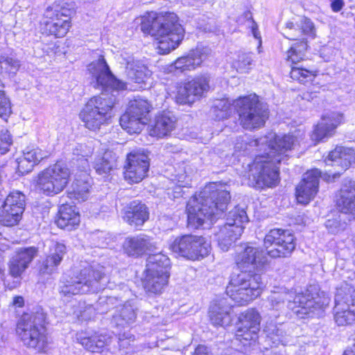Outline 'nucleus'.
Returning <instances> with one entry per match:
<instances>
[{"label": "nucleus", "instance_id": "f257e3e1", "mask_svg": "<svg viewBox=\"0 0 355 355\" xmlns=\"http://www.w3.org/2000/svg\"><path fill=\"white\" fill-rule=\"evenodd\" d=\"M304 137L300 130L292 134L277 135L270 132L256 139H244L236 142L235 151L244 153L253 148L263 153L257 155L249 166V184L255 188L272 187L279 181V170L277 166L287 156V153L295 149Z\"/></svg>", "mask_w": 355, "mask_h": 355}, {"label": "nucleus", "instance_id": "f03ea898", "mask_svg": "<svg viewBox=\"0 0 355 355\" xmlns=\"http://www.w3.org/2000/svg\"><path fill=\"white\" fill-rule=\"evenodd\" d=\"M266 254L259 247L247 245L236 255V264L244 271L232 276L226 293L238 305H245L261 295L263 286L261 275L247 271L261 270L268 262Z\"/></svg>", "mask_w": 355, "mask_h": 355}, {"label": "nucleus", "instance_id": "7ed1b4c3", "mask_svg": "<svg viewBox=\"0 0 355 355\" xmlns=\"http://www.w3.org/2000/svg\"><path fill=\"white\" fill-rule=\"evenodd\" d=\"M230 199V193L223 185L215 182L206 185L187 202L189 225L198 228L207 220L212 222L226 209Z\"/></svg>", "mask_w": 355, "mask_h": 355}, {"label": "nucleus", "instance_id": "20e7f679", "mask_svg": "<svg viewBox=\"0 0 355 355\" xmlns=\"http://www.w3.org/2000/svg\"><path fill=\"white\" fill-rule=\"evenodd\" d=\"M141 31L157 41V49L166 54L177 48L184 37V29L173 12H149L141 18Z\"/></svg>", "mask_w": 355, "mask_h": 355}, {"label": "nucleus", "instance_id": "39448f33", "mask_svg": "<svg viewBox=\"0 0 355 355\" xmlns=\"http://www.w3.org/2000/svg\"><path fill=\"white\" fill-rule=\"evenodd\" d=\"M45 320L46 315L41 309L22 315L17 333L24 345L38 351L44 349L47 345Z\"/></svg>", "mask_w": 355, "mask_h": 355}, {"label": "nucleus", "instance_id": "423d86ee", "mask_svg": "<svg viewBox=\"0 0 355 355\" xmlns=\"http://www.w3.org/2000/svg\"><path fill=\"white\" fill-rule=\"evenodd\" d=\"M313 22L306 17H300L295 23L286 22L284 35L285 37L295 42L293 43L286 53V59L293 64H297L304 60L308 49L306 35H314Z\"/></svg>", "mask_w": 355, "mask_h": 355}, {"label": "nucleus", "instance_id": "0eeeda50", "mask_svg": "<svg viewBox=\"0 0 355 355\" xmlns=\"http://www.w3.org/2000/svg\"><path fill=\"white\" fill-rule=\"evenodd\" d=\"M234 108L242 127L247 130L260 128L268 118V109L255 94L234 100Z\"/></svg>", "mask_w": 355, "mask_h": 355}, {"label": "nucleus", "instance_id": "6e6552de", "mask_svg": "<svg viewBox=\"0 0 355 355\" xmlns=\"http://www.w3.org/2000/svg\"><path fill=\"white\" fill-rule=\"evenodd\" d=\"M248 222V217L243 209L236 207L228 213L225 223L216 233L218 246L223 251H227L240 239L245 228L244 224Z\"/></svg>", "mask_w": 355, "mask_h": 355}, {"label": "nucleus", "instance_id": "1a4fd4ad", "mask_svg": "<svg viewBox=\"0 0 355 355\" xmlns=\"http://www.w3.org/2000/svg\"><path fill=\"white\" fill-rule=\"evenodd\" d=\"M70 171L67 166L57 162L40 172L36 180L37 189L46 196L60 193L67 185Z\"/></svg>", "mask_w": 355, "mask_h": 355}, {"label": "nucleus", "instance_id": "9d476101", "mask_svg": "<svg viewBox=\"0 0 355 355\" xmlns=\"http://www.w3.org/2000/svg\"><path fill=\"white\" fill-rule=\"evenodd\" d=\"M90 73L94 80L90 83L95 89L101 91L109 89L123 90L126 89V83L118 80L112 73L101 51H95L90 54Z\"/></svg>", "mask_w": 355, "mask_h": 355}, {"label": "nucleus", "instance_id": "9b49d317", "mask_svg": "<svg viewBox=\"0 0 355 355\" xmlns=\"http://www.w3.org/2000/svg\"><path fill=\"white\" fill-rule=\"evenodd\" d=\"M151 108L146 99L137 97L131 100L128 110L120 118L121 128L130 135L139 133L148 121Z\"/></svg>", "mask_w": 355, "mask_h": 355}, {"label": "nucleus", "instance_id": "f8f14e48", "mask_svg": "<svg viewBox=\"0 0 355 355\" xmlns=\"http://www.w3.org/2000/svg\"><path fill=\"white\" fill-rule=\"evenodd\" d=\"M170 249L187 259L196 261L208 256L211 243L205 237L188 234L176 238Z\"/></svg>", "mask_w": 355, "mask_h": 355}, {"label": "nucleus", "instance_id": "ddd939ff", "mask_svg": "<svg viewBox=\"0 0 355 355\" xmlns=\"http://www.w3.org/2000/svg\"><path fill=\"white\" fill-rule=\"evenodd\" d=\"M329 299L325 293H319L316 286H310L305 293H294L288 303V309L296 314L306 315L318 309H322L329 304Z\"/></svg>", "mask_w": 355, "mask_h": 355}, {"label": "nucleus", "instance_id": "4468645a", "mask_svg": "<svg viewBox=\"0 0 355 355\" xmlns=\"http://www.w3.org/2000/svg\"><path fill=\"white\" fill-rule=\"evenodd\" d=\"M340 175V171H329L322 175L321 171L317 168L308 171L296 187L297 202L306 205L314 198L318 191L319 178L327 182H333Z\"/></svg>", "mask_w": 355, "mask_h": 355}, {"label": "nucleus", "instance_id": "2eb2a0df", "mask_svg": "<svg viewBox=\"0 0 355 355\" xmlns=\"http://www.w3.org/2000/svg\"><path fill=\"white\" fill-rule=\"evenodd\" d=\"M264 247L272 258L286 257L295 248L294 235L288 230H271L264 238Z\"/></svg>", "mask_w": 355, "mask_h": 355}, {"label": "nucleus", "instance_id": "dca6fc26", "mask_svg": "<svg viewBox=\"0 0 355 355\" xmlns=\"http://www.w3.org/2000/svg\"><path fill=\"white\" fill-rule=\"evenodd\" d=\"M261 315L254 309H250L243 313L239 317V323L236 332V340L247 345V342H255L260 330Z\"/></svg>", "mask_w": 355, "mask_h": 355}, {"label": "nucleus", "instance_id": "f3484780", "mask_svg": "<svg viewBox=\"0 0 355 355\" xmlns=\"http://www.w3.org/2000/svg\"><path fill=\"white\" fill-rule=\"evenodd\" d=\"M149 158L144 152H132L128 155L124 166V178L131 183L140 182L149 169Z\"/></svg>", "mask_w": 355, "mask_h": 355}, {"label": "nucleus", "instance_id": "a211bd4d", "mask_svg": "<svg viewBox=\"0 0 355 355\" xmlns=\"http://www.w3.org/2000/svg\"><path fill=\"white\" fill-rule=\"evenodd\" d=\"M209 89V78L205 76H197L186 83L178 91L176 101L180 104H192Z\"/></svg>", "mask_w": 355, "mask_h": 355}, {"label": "nucleus", "instance_id": "6ab92c4d", "mask_svg": "<svg viewBox=\"0 0 355 355\" xmlns=\"http://www.w3.org/2000/svg\"><path fill=\"white\" fill-rule=\"evenodd\" d=\"M343 114L339 112H329L322 115L311 136L312 141L318 143L332 137L336 129L343 123Z\"/></svg>", "mask_w": 355, "mask_h": 355}, {"label": "nucleus", "instance_id": "aec40b11", "mask_svg": "<svg viewBox=\"0 0 355 355\" xmlns=\"http://www.w3.org/2000/svg\"><path fill=\"white\" fill-rule=\"evenodd\" d=\"M112 107L111 98L96 96L90 99V127L94 130L98 129L106 121Z\"/></svg>", "mask_w": 355, "mask_h": 355}, {"label": "nucleus", "instance_id": "412c9836", "mask_svg": "<svg viewBox=\"0 0 355 355\" xmlns=\"http://www.w3.org/2000/svg\"><path fill=\"white\" fill-rule=\"evenodd\" d=\"M125 251L130 256H139L157 249L155 239L146 234L128 237L123 243Z\"/></svg>", "mask_w": 355, "mask_h": 355}, {"label": "nucleus", "instance_id": "4be33fe9", "mask_svg": "<svg viewBox=\"0 0 355 355\" xmlns=\"http://www.w3.org/2000/svg\"><path fill=\"white\" fill-rule=\"evenodd\" d=\"M208 49L197 48L186 55L178 58L168 68L170 72H184L195 69L207 58Z\"/></svg>", "mask_w": 355, "mask_h": 355}, {"label": "nucleus", "instance_id": "5701e85b", "mask_svg": "<svg viewBox=\"0 0 355 355\" xmlns=\"http://www.w3.org/2000/svg\"><path fill=\"white\" fill-rule=\"evenodd\" d=\"M36 254L37 249L34 247L18 250L10 261V274L14 277H19L28 267Z\"/></svg>", "mask_w": 355, "mask_h": 355}, {"label": "nucleus", "instance_id": "b1692460", "mask_svg": "<svg viewBox=\"0 0 355 355\" xmlns=\"http://www.w3.org/2000/svg\"><path fill=\"white\" fill-rule=\"evenodd\" d=\"M123 218L135 228L141 227L149 218L148 209L144 204L137 201L131 202L124 209Z\"/></svg>", "mask_w": 355, "mask_h": 355}, {"label": "nucleus", "instance_id": "393cba45", "mask_svg": "<svg viewBox=\"0 0 355 355\" xmlns=\"http://www.w3.org/2000/svg\"><path fill=\"white\" fill-rule=\"evenodd\" d=\"M337 206L340 212L348 215L349 220L355 219V181H349L343 185Z\"/></svg>", "mask_w": 355, "mask_h": 355}, {"label": "nucleus", "instance_id": "a878e982", "mask_svg": "<svg viewBox=\"0 0 355 355\" xmlns=\"http://www.w3.org/2000/svg\"><path fill=\"white\" fill-rule=\"evenodd\" d=\"M46 20L43 24V31L49 35H53L56 37H64L70 27V21L68 19L59 17V14H53L52 8H47L45 12Z\"/></svg>", "mask_w": 355, "mask_h": 355}, {"label": "nucleus", "instance_id": "bb28decb", "mask_svg": "<svg viewBox=\"0 0 355 355\" xmlns=\"http://www.w3.org/2000/svg\"><path fill=\"white\" fill-rule=\"evenodd\" d=\"M325 162L327 165L340 166L341 171H345L352 164L355 163V150L350 148L337 146L329 153Z\"/></svg>", "mask_w": 355, "mask_h": 355}, {"label": "nucleus", "instance_id": "cd10ccee", "mask_svg": "<svg viewBox=\"0 0 355 355\" xmlns=\"http://www.w3.org/2000/svg\"><path fill=\"white\" fill-rule=\"evenodd\" d=\"M80 217L74 205L64 204L60 207L55 223L61 229L71 231L80 224Z\"/></svg>", "mask_w": 355, "mask_h": 355}, {"label": "nucleus", "instance_id": "c85d7f7f", "mask_svg": "<svg viewBox=\"0 0 355 355\" xmlns=\"http://www.w3.org/2000/svg\"><path fill=\"white\" fill-rule=\"evenodd\" d=\"M176 119L170 112L164 111L156 115L149 132L151 136L163 137L169 135L175 128Z\"/></svg>", "mask_w": 355, "mask_h": 355}, {"label": "nucleus", "instance_id": "c756f323", "mask_svg": "<svg viewBox=\"0 0 355 355\" xmlns=\"http://www.w3.org/2000/svg\"><path fill=\"white\" fill-rule=\"evenodd\" d=\"M153 270V268L150 270V272H145L143 286L146 292L159 294L168 285L170 273H157Z\"/></svg>", "mask_w": 355, "mask_h": 355}, {"label": "nucleus", "instance_id": "7c9ffc66", "mask_svg": "<svg viewBox=\"0 0 355 355\" xmlns=\"http://www.w3.org/2000/svg\"><path fill=\"white\" fill-rule=\"evenodd\" d=\"M232 308L223 302L211 305L209 315L211 322L215 326H227L232 322Z\"/></svg>", "mask_w": 355, "mask_h": 355}, {"label": "nucleus", "instance_id": "2f4dec72", "mask_svg": "<svg viewBox=\"0 0 355 355\" xmlns=\"http://www.w3.org/2000/svg\"><path fill=\"white\" fill-rule=\"evenodd\" d=\"M282 324L275 323L272 320L267 321L263 331L266 335L268 344L272 346H277L279 344L286 345L288 340Z\"/></svg>", "mask_w": 355, "mask_h": 355}, {"label": "nucleus", "instance_id": "473e14b6", "mask_svg": "<svg viewBox=\"0 0 355 355\" xmlns=\"http://www.w3.org/2000/svg\"><path fill=\"white\" fill-rule=\"evenodd\" d=\"M88 279L84 277L83 279L69 280L63 278L60 282L59 292L67 297L72 295H78L87 292L89 286L87 285Z\"/></svg>", "mask_w": 355, "mask_h": 355}, {"label": "nucleus", "instance_id": "72a5a7b5", "mask_svg": "<svg viewBox=\"0 0 355 355\" xmlns=\"http://www.w3.org/2000/svg\"><path fill=\"white\" fill-rule=\"evenodd\" d=\"M136 315V311L132 305L125 303L117 308L113 315L112 322L116 327H125L135 321Z\"/></svg>", "mask_w": 355, "mask_h": 355}, {"label": "nucleus", "instance_id": "f704fd0d", "mask_svg": "<svg viewBox=\"0 0 355 355\" xmlns=\"http://www.w3.org/2000/svg\"><path fill=\"white\" fill-rule=\"evenodd\" d=\"M127 76L132 82L138 84H145L151 76V71L139 61H132L127 63Z\"/></svg>", "mask_w": 355, "mask_h": 355}, {"label": "nucleus", "instance_id": "c9c22d12", "mask_svg": "<svg viewBox=\"0 0 355 355\" xmlns=\"http://www.w3.org/2000/svg\"><path fill=\"white\" fill-rule=\"evenodd\" d=\"M170 267L171 261L166 255L162 253L153 254L147 259L145 272H150V270L153 268L155 272L170 273Z\"/></svg>", "mask_w": 355, "mask_h": 355}, {"label": "nucleus", "instance_id": "e433bc0d", "mask_svg": "<svg viewBox=\"0 0 355 355\" xmlns=\"http://www.w3.org/2000/svg\"><path fill=\"white\" fill-rule=\"evenodd\" d=\"M292 297V291L279 288L278 291H272L268 300L272 310L282 311L286 306L288 309V303Z\"/></svg>", "mask_w": 355, "mask_h": 355}, {"label": "nucleus", "instance_id": "4c0bfd02", "mask_svg": "<svg viewBox=\"0 0 355 355\" xmlns=\"http://www.w3.org/2000/svg\"><path fill=\"white\" fill-rule=\"evenodd\" d=\"M192 172L191 167L186 163L180 164L175 168L172 180L177 184L175 189L190 186Z\"/></svg>", "mask_w": 355, "mask_h": 355}, {"label": "nucleus", "instance_id": "58836bf2", "mask_svg": "<svg viewBox=\"0 0 355 355\" xmlns=\"http://www.w3.org/2000/svg\"><path fill=\"white\" fill-rule=\"evenodd\" d=\"M334 320L338 326H346L355 321V305L353 310L347 309L344 303L335 304Z\"/></svg>", "mask_w": 355, "mask_h": 355}, {"label": "nucleus", "instance_id": "ea45409f", "mask_svg": "<svg viewBox=\"0 0 355 355\" xmlns=\"http://www.w3.org/2000/svg\"><path fill=\"white\" fill-rule=\"evenodd\" d=\"M65 252V245L62 243H56L55 245L54 252L46 258L45 261L43 262V268L41 270L44 273L52 272L55 268L60 264Z\"/></svg>", "mask_w": 355, "mask_h": 355}, {"label": "nucleus", "instance_id": "a19ab883", "mask_svg": "<svg viewBox=\"0 0 355 355\" xmlns=\"http://www.w3.org/2000/svg\"><path fill=\"white\" fill-rule=\"evenodd\" d=\"M92 272V280L90 279V288L94 292H98L105 288L107 283V271L105 268L99 264L91 266Z\"/></svg>", "mask_w": 355, "mask_h": 355}, {"label": "nucleus", "instance_id": "79ce46f5", "mask_svg": "<svg viewBox=\"0 0 355 355\" xmlns=\"http://www.w3.org/2000/svg\"><path fill=\"white\" fill-rule=\"evenodd\" d=\"M21 209H10L5 205L0 208V225L4 226H14L18 224L21 218Z\"/></svg>", "mask_w": 355, "mask_h": 355}, {"label": "nucleus", "instance_id": "37998d69", "mask_svg": "<svg viewBox=\"0 0 355 355\" xmlns=\"http://www.w3.org/2000/svg\"><path fill=\"white\" fill-rule=\"evenodd\" d=\"M20 67V62L15 57L6 53L0 54V70L2 74L14 76Z\"/></svg>", "mask_w": 355, "mask_h": 355}, {"label": "nucleus", "instance_id": "c03bdc74", "mask_svg": "<svg viewBox=\"0 0 355 355\" xmlns=\"http://www.w3.org/2000/svg\"><path fill=\"white\" fill-rule=\"evenodd\" d=\"M338 303H344L347 309L353 310L355 305V288L346 285L338 289L335 296V304Z\"/></svg>", "mask_w": 355, "mask_h": 355}, {"label": "nucleus", "instance_id": "a18cd8bd", "mask_svg": "<svg viewBox=\"0 0 355 355\" xmlns=\"http://www.w3.org/2000/svg\"><path fill=\"white\" fill-rule=\"evenodd\" d=\"M253 61L252 53L239 52L232 62V67L238 72L248 73L252 69Z\"/></svg>", "mask_w": 355, "mask_h": 355}, {"label": "nucleus", "instance_id": "49530a36", "mask_svg": "<svg viewBox=\"0 0 355 355\" xmlns=\"http://www.w3.org/2000/svg\"><path fill=\"white\" fill-rule=\"evenodd\" d=\"M234 101L231 102L229 99H220L216 101L214 107H213V112L216 118L218 120H223L227 118L234 108Z\"/></svg>", "mask_w": 355, "mask_h": 355}, {"label": "nucleus", "instance_id": "de8ad7c7", "mask_svg": "<svg viewBox=\"0 0 355 355\" xmlns=\"http://www.w3.org/2000/svg\"><path fill=\"white\" fill-rule=\"evenodd\" d=\"M115 165L114 159L112 158L111 152L106 151L102 157H98L94 162V168L98 174L107 173Z\"/></svg>", "mask_w": 355, "mask_h": 355}, {"label": "nucleus", "instance_id": "09e8293b", "mask_svg": "<svg viewBox=\"0 0 355 355\" xmlns=\"http://www.w3.org/2000/svg\"><path fill=\"white\" fill-rule=\"evenodd\" d=\"M87 174L84 173L78 176L75 180L76 198L80 201H86L89 198V184L87 181Z\"/></svg>", "mask_w": 355, "mask_h": 355}, {"label": "nucleus", "instance_id": "8fccbe9b", "mask_svg": "<svg viewBox=\"0 0 355 355\" xmlns=\"http://www.w3.org/2000/svg\"><path fill=\"white\" fill-rule=\"evenodd\" d=\"M3 205L10 209H19L23 213L25 209V196L18 191L10 192L6 198Z\"/></svg>", "mask_w": 355, "mask_h": 355}, {"label": "nucleus", "instance_id": "3c124183", "mask_svg": "<svg viewBox=\"0 0 355 355\" xmlns=\"http://www.w3.org/2000/svg\"><path fill=\"white\" fill-rule=\"evenodd\" d=\"M4 85L0 80V117L6 121L12 113L11 103L3 90Z\"/></svg>", "mask_w": 355, "mask_h": 355}, {"label": "nucleus", "instance_id": "603ef678", "mask_svg": "<svg viewBox=\"0 0 355 355\" xmlns=\"http://www.w3.org/2000/svg\"><path fill=\"white\" fill-rule=\"evenodd\" d=\"M290 74L291 78L303 83L312 80L316 76L315 71L298 67H292Z\"/></svg>", "mask_w": 355, "mask_h": 355}, {"label": "nucleus", "instance_id": "864d4df0", "mask_svg": "<svg viewBox=\"0 0 355 355\" xmlns=\"http://www.w3.org/2000/svg\"><path fill=\"white\" fill-rule=\"evenodd\" d=\"M22 155L25 157L26 159H27V160H28L31 163H33L34 166L39 164L42 159L48 157L46 152L43 151L38 148L31 149L27 148L25 151H24Z\"/></svg>", "mask_w": 355, "mask_h": 355}, {"label": "nucleus", "instance_id": "5fc2aeb1", "mask_svg": "<svg viewBox=\"0 0 355 355\" xmlns=\"http://www.w3.org/2000/svg\"><path fill=\"white\" fill-rule=\"evenodd\" d=\"M12 139L8 130H2L0 133V153L4 155L10 150Z\"/></svg>", "mask_w": 355, "mask_h": 355}, {"label": "nucleus", "instance_id": "6e6d98bb", "mask_svg": "<svg viewBox=\"0 0 355 355\" xmlns=\"http://www.w3.org/2000/svg\"><path fill=\"white\" fill-rule=\"evenodd\" d=\"M17 164V172L21 175H24L30 173L34 168L33 163H31L25 157L21 155L16 159Z\"/></svg>", "mask_w": 355, "mask_h": 355}, {"label": "nucleus", "instance_id": "4d7b16f0", "mask_svg": "<svg viewBox=\"0 0 355 355\" xmlns=\"http://www.w3.org/2000/svg\"><path fill=\"white\" fill-rule=\"evenodd\" d=\"M64 3L62 4H55L53 7H49V8L53 9V13L55 15L56 13L59 14V17H64L63 19H68L69 21L70 16L73 13V6L68 5L70 6L69 8H65L64 6Z\"/></svg>", "mask_w": 355, "mask_h": 355}, {"label": "nucleus", "instance_id": "13d9d810", "mask_svg": "<svg viewBox=\"0 0 355 355\" xmlns=\"http://www.w3.org/2000/svg\"><path fill=\"white\" fill-rule=\"evenodd\" d=\"M37 48L38 49H41L43 53H40L39 52H37L36 51L35 53H37L38 56H43L44 54H46L48 55L56 54L58 52L57 50L59 48V46L54 42H50L47 44H38Z\"/></svg>", "mask_w": 355, "mask_h": 355}, {"label": "nucleus", "instance_id": "bf43d9fd", "mask_svg": "<svg viewBox=\"0 0 355 355\" xmlns=\"http://www.w3.org/2000/svg\"><path fill=\"white\" fill-rule=\"evenodd\" d=\"M107 340L104 336L90 338V352H99L106 345Z\"/></svg>", "mask_w": 355, "mask_h": 355}, {"label": "nucleus", "instance_id": "052dcab7", "mask_svg": "<svg viewBox=\"0 0 355 355\" xmlns=\"http://www.w3.org/2000/svg\"><path fill=\"white\" fill-rule=\"evenodd\" d=\"M326 227L332 234H338L345 229L344 223L337 219H328L325 223Z\"/></svg>", "mask_w": 355, "mask_h": 355}, {"label": "nucleus", "instance_id": "680f3d73", "mask_svg": "<svg viewBox=\"0 0 355 355\" xmlns=\"http://www.w3.org/2000/svg\"><path fill=\"white\" fill-rule=\"evenodd\" d=\"M248 20H253L252 13L247 10L238 17L237 22L239 24H244L247 27L249 26Z\"/></svg>", "mask_w": 355, "mask_h": 355}, {"label": "nucleus", "instance_id": "e2e57ef3", "mask_svg": "<svg viewBox=\"0 0 355 355\" xmlns=\"http://www.w3.org/2000/svg\"><path fill=\"white\" fill-rule=\"evenodd\" d=\"M249 26L248 28H251L252 33L254 38L259 40V44H261V35L258 30V26L254 20H248Z\"/></svg>", "mask_w": 355, "mask_h": 355}, {"label": "nucleus", "instance_id": "0e129e2a", "mask_svg": "<svg viewBox=\"0 0 355 355\" xmlns=\"http://www.w3.org/2000/svg\"><path fill=\"white\" fill-rule=\"evenodd\" d=\"M79 117L85 123V126L87 128L89 123V108L87 104H86L85 107L80 111Z\"/></svg>", "mask_w": 355, "mask_h": 355}, {"label": "nucleus", "instance_id": "69168bd1", "mask_svg": "<svg viewBox=\"0 0 355 355\" xmlns=\"http://www.w3.org/2000/svg\"><path fill=\"white\" fill-rule=\"evenodd\" d=\"M331 8L334 12H339L344 6L343 0H330Z\"/></svg>", "mask_w": 355, "mask_h": 355}, {"label": "nucleus", "instance_id": "338daca9", "mask_svg": "<svg viewBox=\"0 0 355 355\" xmlns=\"http://www.w3.org/2000/svg\"><path fill=\"white\" fill-rule=\"evenodd\" d=\"M166 153H175L180 150V148L175 144L166 143L164 146Z\"/></svg>", "mask_w": 355, "mask_h": 355}, {"label": "nucleus", "instance_id": "774afa93", "mask_svg": "<svg viewBox=\"0 0 355 355\" xmlns=\"http://www.w3.org/2000/svg\"><path fill=\"white\" fill-rule=\"evenodd\" d=\"M193 355H209L208 349L204 345H199L196 348Z\"/></svg>", "mask_w": 355, "mask_h": 355}]
</instances>
